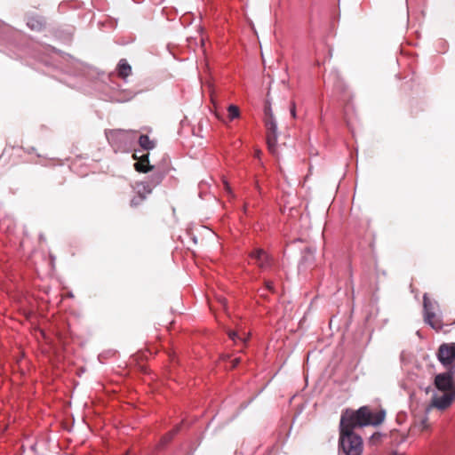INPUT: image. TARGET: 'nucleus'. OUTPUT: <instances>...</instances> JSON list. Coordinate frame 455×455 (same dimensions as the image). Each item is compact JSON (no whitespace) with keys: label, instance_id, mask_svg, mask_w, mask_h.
I'll return each instance as SVG.
<instances>
[{"label":"nucleus","instance_id":"obj_11","mask_svg":"<svg viewBox=\"0 0 455 455\" xmlns=\"http://www.w3.org/2000/svg\"><path fill=\"white\" fill-rule=\"evenodd\" d=\"M140 146L145 150H151L156 147V141L149 139L146 134H142L139 138Z\"/></svg>","mask_w":455,"mask_h":455},{"label":"nucleus","instance_id":"obj_5","mask_svg":"<svg viewBox=\"0 0 455 455\" xmlns=\"http://www.w3.org/2000/svg\"><path fill=\"white\" fill-rule=\"evenodd\" d=\"M437 357L444 366L451 365L455 359V343L441 345L438 349Z\"/></svg>","mask_w":455,"mask_h":455},{"label":"nucleus","instance_id":"obj_27","mask_svg":"<svg viewBox=\"0 0 455 455\" xmlns=\"http://www.w3.org/2000/svg\"><path fill=\"white\" fill-rule=\"evenodd\" d=\"M391 455H402V454H399L397 452H393Z\"/></svg>","mask_w":455,"mask_h":455},{"label":"nucleus","instance_id":"obj_25","mask_svg":"<svg viewBox=\"0 0 455 455\" xmlns=\"http://www.w3.org/2000/svg\"><path fill=\"white\" fill-rule=\"evenodd\" d=\"M260 154H261V151H260V150H256V152H255V156H256L257 157H259Z\"/></svg>","mask_w":455,"mask_h":455},{"label":"nucleus","instance_id":"obj_7","mask_svg":"<svg viewBox=\"0 0 455 455\" xmlns=\"http://www.w3.org/2000/svg\"><path fill=\"white\" fill-rule=\"evenodd\" d=\"M251 258L255 260L256 264L263 268L269 263V256L261 249H257L251 253Z\"/></svg>","mask_w":455,"mask_h":455},{"label":"nucleus","instance_id":"obj_23","mask_svg":"<svg viewBox=\"0 0 455 455\" xmlns=\"http://www.w3.org/2000/svg\"><path fill=\"white\" fill-rule=\"evenodd\" d=\"M450 393H451V395H452L453 398L455 399V385L454 386L452 385V387L451 388Z\"/></svg>","mask_w":455,"mask_h":455},{"label":"nucleus","instance_id":"obj_12","mask_svg":"<svg viewBox=\"0 0 455 455\" xmlns=\"http://www.w3.org/2000/svg\"><path fill=\"white\" fill-rule=\"evenodd\" d=\"M27 24L32 30L37 31L41 30L44 27L42 20L35 17L29 18Z\"/></svg>","mask_w":455,"mask_h":455},{"label":"nucleus","instance_id":"obj_22","mask_svg":"<svg viewBox=\"0 0 455 455\" xmlns=\"http://www.w3.org/2000/svg\"><path fill=\"white\" fill-rule=\"evenodd\" d=\"M218 301L220 302V304L225 308L226 307V299L225 298H218Z\"/></svg>","mask_w":455,"mask_h":455},{"label":"nucleus","instance_id":"obj_10","mask_svg":"<svg viewBox=\"0 0 455 455\" xmlns=\"http://www.w3.org/2000/svg\"><path fill=\"white\" fill-rule=\"evenodd\" d=\"M132 73V67L129 65L126 60L122 59L117 65L118 76L126 78Z\"/></svg>","mask_w":455,"mask_h":455},{"label":"nucleus","instance_id":"obj_13","mask_svg":"<svg viewBox=\"0 0 455 455\" xmlns=\"http://www.w3.org/2000/svg\"><path fill=\"white\" fill-rule=\"evenodd\" d=\"M228 118L230 120H233L235 118H237L239 117L240 116V110H239V108L235 105H230L228 108Z\"/></svg>","mask_w":455,"mask_h":455},{"label":"nucleus","instance_id":"obj_6","mask_svg":"<svg viewBox=\"0 0 455 455\" xmlns=\"http://www.w3.org/2000/svg\"><path fill=\"white\" fill-rule=\"evenodd\" d=\"M454 400L451 393H445L441 396H434L432 399V405L439 410L447 409Z\"/></svg>","mask_w":455,"mask_h":455},{"label":"nucleus","instance_id":"obj_19","mask_svg":"<svg viewBox=\"0 0 455 455\" xmlns=\"http://www.w3.org/2000/svg\"><path fill=\"white\" fill-rule=\"evenodd\" d=\"M164 178V174L163 173H158L156 175L155 177V180H156V184L159 183Z\"/></svg>","mask_w":455,"mask_h":455},{"label":"nucleus","instance_id":"obj_15","mask_svg":"<svg viewBox=\"0 0 455 455\" xmlns=\"http://www.w3.org/2000/svg\"><path fill=\"white\" fill-rule=\"evenodd\" d=\"M264 114H265V118L264 119H268L270 117L275 118L274 114L272 112L271 106H270V104L268 102H267L266 105H265Z\"/></svg>","mask_w":455,"mask_h":455},{"label":"nucleus","instance_id":"obj_8","mask_svg":"<svg viewBox=\"0 0 455 455\" xmlns=\"http://www.w3.org/2000/svg\"><path fill=\"white\" fill-rule=\"evenodd\" d=\"M134 168L139 172H148L149 171L153 170L154 166L150 165L148 161V153L142 155L139 161L135 163Z\"/></svg>","mask_w":455,"mask_h":455},{"label":"nucleus","instance_id":"obj_21","mask_svg":"<svg viewBox=\"0 0 455 455\" xmlns=\"http://www.w3.org/2000/svg\"><path fill=\"white\" fill-rule=\"evenodd\" d=\"M240 361V358H235L234 360H232V368L236 367L239 364Z\"/></svg>","mask_w":455,"mask_h":455},{"label":"nucleus","instance_id":"obj_4","mask_svg":"<svg viewBox=\"0 0 455 455\" xmlns=\"http://www.w3.org/2000/svg\"><path fill=\"white\" fill-rule=\"evenodd\" d=\"M455 375V366H451L444 373L437 374L435 378V385L437 389L443 392L451 391Z\"/></svg>","mask_w":455,"mask_h":455},{"label":"nucleus","instance_id":"obj_9","mask_svg":"<svg viewBox=\"0 0 455 455\" xmlns=\"http://www.w3.org/2000/svg\"><path fill=\"white\" fill-rule=\"evenodd\" d=\"M137 188H138V191H137L138 196H135L131 201L132 206L139 205L140 203L142 202L146 198V196L143 194L144 192L146 194H150L151 193V188H147L144 184L138 185Z\"/></svg>","mask_w":455,"mask_h":455},{"label":"nucleus","instance_id":"obj_24","mask_svg":"<svg viewBox=\"0 0 455 455\" xmlns=\"http://www.w3.org/2000/svg\"><path fill=\"white\" fill-rule=\"evenodd\" d=\"M379 437H380L379 434H374V435H372L371 439L373 441L375 438L379 439Z\"/></svg>","mask_w":455,"mask_h":455},{"label":"nucleus","instance_id":"obj_1","mask_svg":"<svg viewBox=\"0 0 455 455\" xmlns=\"http://www.w3.org/2000/svg\"><path fill=\"white\" fill-rule=\"evenodd\" d=\"M384 419L383 411L372 412L368 406H362L356 411L351 409L343 411L339 421L340 450L345 455H362L363 439L354 430L365 426H378L383 422Z\"/></svg>","mask_w":455,"mask_h":455},{"label":"nucleus","instance_id":"obj_3","mask_svg":"<svg viewBox=\"0 0 455 455\" xmlns=\"http://www.w3.org/2000/svg\"><path fill=\"white\" fill-rule=\"evenodd\" d=\"M423 307H424V319L433 329L438 331L442 329V321L440 317L434 312V307L425 294L423 296Z\"/></svg>","mask_w":455,"mask_h":455},{"label":"nucleus","instance_id":"obj_28","mask_svg":"<svg viewBox=\"0 0 455 455\" xmlns=\"http://www.w3.org/2000/svg\"><path fill=\"white\" fill-rule=\"evenodd\" d=\"M133 157H134L135 159H137V155H136V154H133Z\"/></svg>","mask_w":455,"mask_h":455},{"label":"nucleus","instance_id":"obj_2","mask_svg":"<svg viewBox=\"0 0 455 455\" xmlns=\"http://www.w3.org/2000/svg\"><path fill=\"white\" fill-rule=\"evenodd\" d=\"M267 130V145L269 152L277 156L276 141H277V124L275 118L264 119Z\"/></svg>","mask_w":455,"mask_h":455},{"label":"nucleus","instance_id":"obj_29","mask_svg":"<svg viewBox=\"0 0 455 455\" xmlns=\"http://www.w3.org/2000/svg\"><path fill=\"white\" fill-rule=\"evenodd\" d=\"M124 455H128V452H126Z\"/></svg>","mask_w":455,"mask_h":455},{"label":"nucleus","instance_id":"obj_26","mask_svg":"<svg viewBox=\"0 0 455 455\" xmlns=\"http://www.w3.org/2000/svg\"><path fill=\"white\" fill-rule=\"evenodd\" d=\"M422 424L424 425V426H423V428H427V422H426V421H423V422H422Z\"/></svg>","mask_w":455,"mask_h":455},{"label":"nucleus","instance_id":"obj_20","mask_svg":"<svg viewBox=\"0 0 455 455\" xmlns=\"http://www.w3.org/2000/svg\"><path fill=\"white\" fill-rule=\"evenodd\" d=\"M61 37H62V40H64L65 42L68 43V42H70V41H71L72 32H71V33H68V34L67 35V36H62Z\"/></svg>","mask_w":455,"mask_h":455},{"label":"nucleus","instance_id":"obj_18","mask_svg":"<svg viewBox=\"0 0 455 455\" xmlns=\"http://www.w3.org/2000/svg\"><path fill=\"white\" fill-rule=\"evenodd\" d=\"M290 110H291V115L292 116V117H296V105L294 102H291Z\"/></svg>","mask_w":455,"mask_h":455},{"label":"nucleus","instance_id":"obj_17","mask_svg":"<svg viewBox=\"0 0 455 455\" xmlns=\"http://www.w3.org/2000/svg\"><path fill=\"white\" fill-rule=\"evenodd\" d=\"M265 284H266V287H267V289L268 291H272V292H274V291H275V289H274V286H273V283H272V282H270V281H266Z\"/></svg>","mask_w":455,"mask_h":455},{"label":"nucleus","instance_id":"obj_14","mask_svg":"<svg viewBox=\"0 0 455 455\" xmlns=\"http://www.w3.org/2000/svg\"><path fill=\"white\" fill-rule=\"evenodd\" d=\"M179 427H176L174 429H172V431H170L168 434H166L163 438H162V442L164 443H168L172 439V437L174 436V435L179 431Z\"/></svg>","mask_w":455,"mask_h":455},{"label":"nucleus","instance_id":"obj_16","mask_svg":"<svg viewBox=\"0 0 455 455\" xmlns=\"http://www.w3.org/2000/svg\"><path fill=\"white\" fill-rule=\"evenodd\" d=\"M228 336H229V338H230L232 340H234V341H235V340H236V339H241V340H243V341H245V340H246V339H242L241 337H239V336H238V334H237L235 331H229V332H228Z\"/></svg>","mask_w":455,"mask_h":455}]
</instances>
